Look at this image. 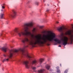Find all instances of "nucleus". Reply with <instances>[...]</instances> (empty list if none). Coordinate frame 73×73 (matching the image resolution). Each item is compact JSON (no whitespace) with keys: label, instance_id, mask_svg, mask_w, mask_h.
I'll return each mask as SVG.
<instances>
[{"label":"nucleus","instance_id":"1","mask_svg":"<svg viewBox=\"0 0 73 73\" xmlns=\"http://www.w3.org/2000/svg\"><path fill=\"white\" fill-rule=\"evenodd\" d=\"M56 37V34L52 33L51 35L45 37H36L33 39L29 40L28 37H25L22 39V42L23 44H29L33 46L37 44L41 45L50 42H53V41L58 44H61V40L58 38H55Z\"/></svg>","mask_w":73,"mask_h":73},{"label":"nucleus","instance_id":"2","mask_svg":"<svg viewBox=\"0 0 73 73\" xmlns=\"http://www.w3.org/2000/svg\"><path fill=\"white\" fill-rule=\"evenodd\" d=\"M33 22L31 21L28 23H26L25 25V31L23 32L21 30H17V29H16L14 31V32H11V35H13L15 33H18V35L19 37H21L22 35L26 37H29V36H31L33 37L34 36L30 32H28L30 28H32L33 27Z\"/></svg>","mask_w":73,"mask_h":73},{"label":"nucleus","instance_id":"3","mask_svg":"<svg viewBox=\"0 0 73 73\" xmlns=\"http://www.w3.org/2000/svg\"><path fill=\"white\" fill-rule=\"evenodd\" d=\"M28 47V46H25L22 48H20L18 50H9V57L10 58H11L13 56L14 54H15L16 53H20L21 52V54H22V56L23 57H27L29 59H31V58H32V57L30 55H29L28 52H25V48Z\"/></svg>","mask_w":73,"mask_h":73},{"label":"nucleus","instance_id":"4","mask_svg":"<svg viewBox=\"0 0 73 73\" xmlns=\"http://www.w3.org/2000/svg\"><path fill=\"white\" fill-rule=\"evenodd\" d=\"M61 41L62 42V44L63 45L65 46L67 44H68V38L66 36H65L64 37V38H62L61 39Z\"/></svg>","mask_w":73,"mask_h":73},{"label":"nucleus","instance_id":"5","mask_svg":"<svg viewBox=\"0 0 73 73\" xmlns=\"http://www.w3.org/2000/svg\"><path fill=\"white\" fill-rule=\"evenodd\" d=\"M18 62H21L24 64H25L26 68H27V69H29V65H28V61H24V60H23L22 61H20V60H18L17 62V63H18Z\"/></svg>","mask_w":73,"mask_h":73},{"label":"nucleus","instance_id":"6","mask_svg":"<svg viewBox=\"0 0 73 73\" xmlns=\"http://www.w3.org/2000/svg\"><path fill=\"white\" fill-rule=\"evenodd\" d=\"M58 29L59 32H61L62 33H63L64 32H65V31H67L68 29L65 28H62V27H60V28Z\"/></svg>","mask_w":73,"mask_h":73},{"label":"nucleus","instance_id":"7","mask_svg":"<svg viewBox=\"0 0 73 73\" xmlns=\"http://www.w3.org/2000/svg\"><path fill=\"white\" fill-rule=\"evenodd\" d=\"M13 14L11 15V16L12 17H16V11L15 10H13Z\"/></svg>","mask_w":73,"mask_h":73},{"label":"nucleus","instance_id":"8","mask_svg":"<svg viewBox=\"0 0 73 73\" xmlns=\"http://www.w3.org/2000/svg\"><path fill=\"white\" fill-rule=\"evenodd\" d=\"M8 49V48L7 47H3L2 48V50L5 52H6Z\"/></svg>","mask_w":73,"mask_h":73},{"label":"nucleus","instance_id":"9","mask_svg":"<svg viewBox=\"0 0 73 73\" xmlns=\"http://www.w3.org/2000/svg\"><path fill=\"white\" fill-rule=\"evenodd\" d=\"M37 61L36 60H34L32 62V65H37Z\"/></svg>","mask_w":73,"mask_h":73},{"label":"nucleus","instance_id":"10","mask_svg":"<svg viewBox=\"0 0 73 73\" xmlns=\"http://www.w3.org/2000/svg\"><path fill=\"white\" fill-rule=\"evenodd\" d=\"M37 32V30L36 29V28H34L33 30H32V32L33 33H36Z\"/></svg>","mask_w":73,"mask_h":73},{"label":"nucleus","instance_id":"11","mask_svg":"<svg viewBox=\"0 0 73 73\" xmlns=\"http://www.w3.org/2000/svg\"><path fill=\"white\" fill-rule=\"evenodd\" d=\"M44 70V69H42L39 70H38V72L39 73H43Z\"/></svg>","mask_w":73,"mask_h":73},{"label":"nucleus","instance_id":"12","mask_svg":"<svg viewBox=\"0 0 73 73\" xmlns=\"http://www.w3.org/2000/svg\"><path fill=\"white\" fill-rule=\"evenodd\" d=\"M44 59H40L39 60V62L40 64H42V62H43V61H44Z\"/></svg>","mask_w":73,"mask_h":73},{"label":"nucleus","instance_id":"13","mask_svg":"<svg viewBox=\"0 0 73 73\" xmlns=\"http://www.w3.org/2000/svg\"><path fill=\"white\" fill-rule=\"evenodd\" d=\"M46 68L47 70H49L50 68V66L48 65H47L46 66Z\"/></svg>","mask_w":73,"mask_h":73},{"label":"nucleus","instance_id":"14","mask_svg":"<svg viewBox=\"0 0 73 73\" xmlns=\"http://www.w3.org/2000/svg\"><path fill=\"white\" fill-rule=\"evenodd\" d=\"M3 17H4V14L3 13H1V15H0V18L2 19L3 18Z\"/></svg>","mask_w":73,"mask_h":73},{"label":"nucleus","instance_id":"15","mask_svg":"<svg viewBox=\"0 0 73 73\" xmlns=\"http://www.w3.org/2000/svg\"><path fill=\"white\" fill-rule=\"evenodd\" d=\"M5 5V4H3L1 5V6L2 7V9H4L5 8V6H4Z\"/></svg>","mask_w":73,"mask_h":73},{"label":"nucleus","instance_id":"16","mask_svg":"<svg viewBox=\"0 0 73 73\" xmlns=\"http://www.w3.org/2000/svg\"><path fill=\"white\" fill-rule=\"evenodd\" d=\"M9 59L8 58V59H4L3 61H2V62H5V61H8Z\"/></svg>","mask_w":73,"mask_h":73},{"label":"nucleus","instance_id":"17","mask_svg":"<svg viewBox=\"0 0 73 73\" xmlns=\"http://www.w3.org/2000/svg\"><path fill=\"white\" fill-rule=\"evenodd\" d=\"M42 34H43V35H45V34H46V31H44L43 32H42Z\"/></svg>","mask_w":73,"mask_h":73},{"label":"nucleus","instance_id":"18","mask_svg":"<svg viewBox=\"0 0 73 73\" xmlns=\"http://www.w3.org/2000/svg\"><path fill=\"white\" fill-rule=\"evenodd\" d=\"M31 68H32V69L33 70H36V68L35 67H31Z\"/></svg>","mask_w":73,"mask_h":73},{"label":"nucleus","instance_id":"19","mask_svg":"<svg viewBox=\"0 0 73 73\" xmlns=\"http://www.w3.org/2000/svg\"><path fill=\"white\" fill-rule=\"evenodd\" d=\"M56 71L57 72V73H60V70L58 69H57L56 70Z\"/></svg>","mask_w":73,"mask_h":73},{"label":"nucleus","instance_id":"20","mask_svg":"<svg viewBox=\"0 0 73 73\" xmlns=\"http://www.w3.org/2000/svg\"><path fill=\"white\" fill-rule=\"evenodd\" d=\"M68 69H66L65 70L64 72V73H67V71H68Z\"/></svg>","mask_w":73,"mask_h":73},{"label":"nucleus","instance_id":"21","mask_svg":"<svg viewBox=\"0 0 73 73\" xmlns=\"http://www.w3.org/2000/svg\"><path fill=\"white\" fill-rule=\"evenodd\" d=\"M35 4H36V5H38V2H36L35 3Z\"/></svg>","mask_w":73,"mask_h":73},{"label":"nucleus","instance_id":"22","mask_svg":"<svg viewBox=\"0 0 73 73\" xmlns=\"http://www.w3.org/2000/svg\"><path fill=\"white\" fill-rule=\"evenodd\" d=\"M6 24H8V22L7 21L6 22Z\"/></svg>","mask_w":73,"mask_h":73},{"label":"nucleus","instance_id":"23","mask_svg":"<svg viewBox=\"0 0 73 73\" xmlns=\"http://www.w3.org/2000/svg\"><path fill=\"white\" fill-rule=\"evenodd\" d=\"M56 68L57 69H59V67H56Z\"/></svg>","mask_w":73,"mask_h":73},{"label":"nucleus","instance_id":"24","mask_svg":"<svg viewBox=\"0 0 73 73\" xmlns=\"http://www.w3.org/2000/svg\"><path fill=\"white\" fill-rule=\"evenodd\" d=\"M3 56H4V57H6V55L5 54H4Z\"/></svg>","mask_w":73,"mask_h":73},{"label":"nucleus","instance_id":"25","mask_svg":"<svg viewBox=\"0 0 73 73\" xmlns=\"http://www.w3.org/2000/svg\"><path fill=\"white\" fill-rule=\"evenodd\" d=\"M58 47H61V46L60 45L58 46Z\"/></svg>","mask_w":73,"mask_h":73},{"label":"nucleus","instance_id":"26","mask_svg":"<svg viewBox=\"0 0 73 73\" xmlns=\"http://www.w3.org/2000/svg\"><path fill=\"white\" fill-rule=\"evenodd\" d=\"M60 66H61V64H60Z\"/></svg>","mask_w":73,"mask_h":73},{"label":"nucleus","instance_id":"27","mask_svg":"<svg viewBox=\"0 0 73 73\" xmlns=\"http://www.w3.org/2000/svg\"><path fill=\"white\" fill-rule=\"evenodd\" d=\"M49 11V10H46V11H47V12H48V11Z\"/></svg>","mask_w":73,"mask_h":73},{"label":"nucleus","instance_id":"28","mask_svg":"<svg viewBox=\"0 0 73 73\" xmlns=\"http://www.w3.org/2000/svg\"><path fill=\"white\" fill-rule=\"evenodd\" d=\"M40 28H42V26H40Z\"/></svg>","mask_w":73,"mask_h":73},{"label":"nucleus","instance_id":"29","mask_svg":"<svg viewBox=\"0 0 73 73\" xmlns=\"http://www.w3.org/2000/svg\"><path fill=\"white\" fill-rule=\"evenodd\" d=\"M56 23H57V24H58V23H59V22H57Z\"/></svg>","mask_w":73,"mask_h":73},{"label":"nucleus","instance_id":"30","mask_svg":"<svg viewBox=\"0 0 73 73\" xmlns=\"http://www.w3.org/2000/svg\"><path fill=\"white\" fill-rule=\"evenodd\" d=\"M1 11H2V12H3V10L1 9Z\"/></svg>","mask_w":73,"mask_h":73},{"label":"nucleus","instance_id":"31","mask_svg":"<svg viewBox=\"0 0 73 73\" xmlns=\"http://www.w3.org/2000/svg\"><path fill=\"white\" fill-rule=\"evenodd\" d=\"M1 64L0 63V66H1Z\"/></svg>","mask_w":73,"mask_h":73}]
</instances>
